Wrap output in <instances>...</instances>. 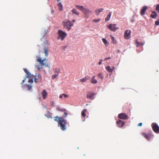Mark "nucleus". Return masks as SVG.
<instances>
[{
  "label": "nucleus",
  "mask_w": 159,
  "mask_h": 159,
  "mask_svg": "<svg viewBox=\"0 0 159 159\" xmlns=\"http://www.w3.org/2000/svg\"><path fill=\"white\" fill-rule=\"evenodd\" d=\"M152 126L154 131L157 134L159 133V127L158 125L156 123H153Z\"/></svg>",
  "instance_id": "5"
},
{
  "label": "nucleus",
  "mask_w": 159,
  "mask_h": 159,
  "mask_svg": "<svg viewBox=\"0 0 159 159\" xmlns=\"http://www.w3.org/2000/svg\"><path fill=\"white\" fill-rule=\"evenodd\" d=\"M142 135L148 140H150L152 136L151 134H147L145 133H143Z\"/></svg>",
  "instance_id": "17"
},
{
  "label": "nucleus",
  "mask_w": 159,
  "mask_h": 159,
  "mask_svg": "<svg viewBox=\"0 0 159 159\" xmlns=\"http://www.w3.org/2000/svg\"><path fill=\"white\" fill-rule=\"evenodd\" d=\"M62 25L64 28L67 30L68 31H69L74 24L73 23H72L70 21L67 20H64L62 21Z\"/></svg>",
  "instance_id": "3"
},
{
  "label": "nucleus",
  "mask_w": 159,
  "mask_h": 159,
  "mask_svg": "<svg viewBox=\"0 0 159 159\" xmlns=\"http://www.w3.org/2000/svg\"><path fill=\"white\" fill-rule=\"evenodd\" d=\"M102 41L106 46L108 45V43L107 40L105 39H102Z\"/></svg>",
  "instance_id": "28"
},
{
  "label": "nucleus",
  "mask_w": 159,
  "mask_h": 159,
  "mask_svg": "<svg viewBox=\"0 0 159 159\" xmlns=\"http://www.w3.org/2000/svg\"><path fill=\"white\" fill-rule=\"evenodd\" d=\"M148 7L146 6L143 7L142 9L140 11V13L141 15H143L144 14L145 12L147 9Z\"/></svg>",
  "instance_id": "16"
},
{
  "label": "nucleus",
  "mask_w": 159,
  "mask_h": 159,
  "mask_svg": "<svg viewBox=\"0 0 159 159\" xmlns=\"http://www.w3.org/2000/svg\"><path fill=\"white\" fill-rule=\"evenodd\" d=\"M111 39H112V41L114 42V43H115L116 42H115L116 41H115L116 40H115L113 36H111Z\"/></svg>",
  "instance_id": "37"
},
{
  "label": "nucleus",
  "mask_w": 159,
  "mask_h": 159,
  "mask_svg": "<svg viewBox=\"0 0 159 159\" xmlns=\"http://www.w3.org/2000/svg\"><path fill=\"white\" fill-rule=\"evenodd\" d=\"M142 125V123H140L139 124H138V126H141Z\"/></svg>",
  "instance_id": "41"
},
{
  "label": "nucleus",
  "mask_w": 159,
  "mask_h": 159,
  "mask_svg": "<svg viewBox=\"0 0 159 159\" xmlns=\"http://www.w3.org/2000/svg\"><path fill=\"white\" fill-rule=\"evenodd\" d=\"M118 117L120 119L125 120L128 118V116L124 113H121L119 114Z\"/></svg>",
  "instance_id": "9"
},
{
  "label": "nucleus",
  "mask_w": 159,
  "mask_h": 159,
  "mask_svg": "<svg viewBox=\"0 0 159 159\" xmlns=\"http://www.w3.org/2000/svg\"><path fill=\"white\" fill-rule=\"evenodd\" d=\"M95 76H93L90 80L91 82L93 84H95L97 83V80L95 79Z\"/></svg>",
  "instance_id": "18"
},
{
  "label": "nucleus",
  "mask_w": 159,
  "mask_h": 159,
  "mask_svg": "<svg viewBox=\"0 0 159 159\" xmlns=\"http://www.w3.org/2000/svg\"><path fill=\"white\" fill-rule=\"evenodd\" d=\"M131 33V31L130 30H127L125 31L124 37L125 39H128L130 38Z\"/></svg>",
  "instance_id": "8"
},
{
  "label": "nucleus",
  "mask_w": 159,
  "mask_h": 159,
  "mask_svg": "<svg viewBox=\"0 0 159 159\" xmlns=\"http://www.w3.org/2000/svg\"><path fill=\"white\" fill-rule=\"evenodd\" d=\"M67 111L64 112V116H63V117H66L67 116Z\"/></svg>",
  "instance_id": "34"
},
{
  "label": "nucleus",
  "mask_w": 159,
  "mask_h": 159,
  "mask_svg": "<svg viewBox=\"0 0 159 159\" xmlns=\"http://www.w3.org/2000/svg\"><path fill=\"white\" fill-rule=\"evenodd\" d=\"M110 57H108V58H105V60H107V59H110Z\"/></svg>",
  "instance_id": "42"
},
{
  "label": "nucleus",
  "mask_w": 159,
  "mask_h": 159,
  "mask_svg": "<svg viewBox=\"0 0 159 159\" xmlns=\"http://www.w3.org/2000/svg\"><path fill=\"white\" fill-rule=\"evenodd\" d=\"M24 70L25 73H26L27 75V77H29L30 75H31V74L29 72L26 68H25L24 69Z\"/></svg>",
  "instance_id": "24"
},
{
  "label": "nucleus",
  "mask_w": 159,
  "mask_h": 159,
  "mask_svg": "<svg viewBox=\"0 0 159 159\" xmlns=\"http://www.w3.org/2000/svg\"><path fill=\"white\" fill-rule=\"evenodd\" d=\"M155 25H159V20H157L155 22Z\"/></svg>",
  "instance_id": "32"
},
{
  "label": "nucleus",
  "mask_w": 159,
  "mask_h": 159,
  "mask_svg": "<svg viewBox=\"0 0 159 159\" xmlns=\"http://www.w3.org/2000/svg\"><path fill=\"white\" fill-rule=\"evenodd\" d=\"M62 95H63V97L64 98H66L68 97V96L66 94H62Z\"/></svg>",
  "instance_id": "35"
},
{
  "label": "nucleus",
  "mask_w": 159,
  "mask_h": 159,
  "mask_svg": "<svg viewBox=\"0 0 159 159\" xmlns=\"http://www.w3.org/2000/svg\"><path fill=\"white\" fill-rule=\"evenodd\" d=\"M90 78L89 76H87L84 78L80 80V82H86L87 80H89Z\"/></svg>",
  "instance_id": "13"
},
{
  "label": "nucleus",
  "mask_w": 159,
  "mask_h": 159,
  "mask_svg": "<svg viewBox=\"0 0 159 159\" xmlns=\"http://www.w3.org/2000/svg\"><path fill=\"white\" fill-rule=\"evenodd\" d=\"M136 43L137 44V47H138V46L139 45H144V44L143 43L138 42V40H136Z\"/></svg>",
  "instance_id": "29"
},
{
  "label": "nucleus",
  "mask_w": 159,
  "mask_h": 159,
  "mask_svg": "<svg viewBox=\"0 0 159 159\" xmlns=\"http://www.w3.org/2000/svg\"><path fill=\"white\" fill-rule=\"evenodd\" d=\"M99 13V10H96V13L97 15H98Z\"/></svg>",
  "instance_id": "36"
},
{
  "label": "nucleus",
  "mask_w": 159,
  "mask_h": 159,
  "mask_svg": "<svg viewBox=\"0 0 159 159\" xmlns=\"http://www.w3.org/2000/svg\"><path fill=\"white\" fill-rule=\"evenodd\" d=\"M112 13L111 12H110L108 15L107 16V17L105 19V21H109L110 18V17L111 16Z\"/></svg>",
  "instance_id": "21"
},
{
  "label": "nucleus",
  "mask_w": 159,
  "mask_h": 159,
  "mask_svg": "<svg viewBox=\"0 0 159 159\" xmlns=\"http://www.w3.org/2000/svg\"><path fill=\"white\" fill-rule=\"evenodd\" d=\"M101 63H102V61H100V65L101 64Z\"/></svg>",
  "instance_id": "46"
},
{
  "label": "nucleus",
  "mask_w": 159,
  "mask_h": 159,
  "mask_svg": "<svg viewBox=\"0 0 159 159\" xmlns=\"http://www.w3.org/2000/svg\"><path fill=\"white\" fill-rule=\"evenodd\" d=\"M103 10V9H100V12L102 11Z\"/></svg>",
  "instance_id": "44"
},
{
  "label": "nucleus",
  "mask_w": 159,
  "mask_h": 159,
  "mask_svg": "<svg viewBox=\"0 0 159 159\" xmlns=\"http://www.w3.org/2000/svg\"><path fill=\"white\" fill-rule=\"evenodd\" d=\"M107 27L111 30L115 32L118 29V27L116 26V25L115 24H110L108 25Z\"/></svg>",
  "instance_id": "6"
},
{
  "label": "nucleus",
  "mask_w": 159,
  "mask_h": 159,
  "mask_svg": "<svg viewBox=\"0 0 159 159\" xmlns=\"http://www.w3.org/2000/svg\"><path fill=\"white\" fill-rule=\"evenodd\" d=\"M106 69L109 72H112V70L110 68V66L106 67Z\"/></svg>",
  "instance_id": "27"
},
{
  "label": "nucleus",
  "mask_w": 159,
  "mask_h": 159,
  "mask_svg": "<svg viewBox=\"0 0 159 159\" xmlns=\"http://www.w3.org/2000/svg\"><path fill=\"white\" fill-rule=\"evenodd\" d=\"M99 21V19H98L97 20H93V21L94 22H98Z\"/></svg>",
  "instance_id": "39"
},
{
  "label": "nucleus",
  "mask_w": 159,
  "mask_h": 159,
  "mask_svg": "<svg viewBox=\"0 0 159 159\" xmlns=\"http://www.w3.org/2000/svg\"><path fill=\"white\" fill-rule=\"evenodd\" d=\"M157 16V13L155 11H153L152 12V13L151 15V17L154 19H155L156 18Z\"/></svg>",
  "instance_id": "20"
},
{
  "label": "nucleus",
  "mask_w": 159,
  "mask_h": 159,
  "mask_svg": "<svg viewBox=\"0 0 159 159\" xmlns=\"http://www.w3.org/2000/svg\"><path fill=\"white\" fill-rule=\"evenodd\" d=\"M36 57L37 58L36 61L38 62L39 63V64H37L36 66L39 70L42 69V66L45 67H49V66L50 64L48 63V59L46 58L43 59L41 55H37Z\"/></svg>",
  "instance_id": "1"
},
{
  "label": "nucleus",
  "mask_w": 159,
  "mask_h": 159,
  "mask_svg": "<svg viewBox=\"0 0 159 159\" xmlns=\"http://www.w3.org/2000/svg\"><path fill=\"white\" fill-rule=\"evenodd\" d=\"M156 10L158 12H159V4H157V5Z\"/></svg>",
  "instance_id": "33"
},
{
  "label": "nucleus",
  "mask_w": 159,
  "mask_h": 159,
  "mask_svg": "<svg viewBox=\"0 0 159 159\" xmlns=\"http://www.w3.org/2000/svg\"><path fill=\"white\" fill-rule=\"evenodd\" d=\"M33 80L32 78H30L29 79L28 82L30 83H33Z\"/></svg>",
  "instance_id": "31"
},
{
  "label": "nucleus",
  "mask_w": 159,
  "mask_h": 159,
  "mask_svg": "<svg viewBox=\"0 0 159 159\" xmlns=\"http://www.w3.org/2000/svg\"><path fill=\"white\" fill-rule=\"evenodd\" d=\"M117 126L119 127H122L125 125L124 122H122V121L120 120H119L116 122Z\"/></svg>",
  "instance_id": "12"
},
{
  "label": "nucleus",
  "mask_w": 159,
  "mask_h": 159,
  "mask_svg": "<svg viewBox=\"0 0 159 159\" xmlns=\"http://www.w3.org/2000/svg\"><path fill=\"white\" fill-rule=\"evenodd\" d=\"M101 78H102V79H103V78H102V77H101Z\"/></svg>",
  "instance_id": "49"
},
{
  "label": "nucleus",
  "mask_w": 159,
  "mask_h": 159,
  "mask_svg": "<svg viewBox=\"0 0 159 159\" xmlns=\"http://www.w3.org/2000/svg\"><path fill=\"white\" fill-rule=\"evenodd\" d=\"M95 95V94L92 92L90 93L87 94V98H88L91 100L94 98V97Z\"/></svg>",
  "instance_id": "11"
},
{
  "label": "nucleus",
  "mask_w": 159,
  "mask_h": 159,
  "mask_svg": "<svg viewBox=\"0 0 159 159\" xmlns=\"http://www.w3.org/2000/svg\"><path fill=\"white\" fill-rule=\"evenodd\" d=\"M72 12L73 13L75 14L76 15H78L79 14V13L75 9H73L72 11Z\"/></svg>",
  "instance_id": "26"
},
{
  "label": "nucleus",
  "mask_w": 159,
  "mask_h": 159,
  "mask_svg": "<svg viewBox=\"0 0 159 159\" xmlns=\"http://www.w3.org/2000/svg\"><path fill=\"white\" fill-rule=\"evenodd\" d=\"M42 81V78L41 75L40 74H38L35 75V79L34 82L37 83L38 82H41Z\"/></svg>",
  "instance_id": "7"
},
{
  "label": "nucleus",
  "mask_w": 159,
  "mask_h": 159,
  "mask_svg": "<svg viewBox=\"0 0 159 159\" xmlns=\"http://www.w3.org/2000/svg\"><path fill=\"white\" fill-rule=\"evenodd\" d=\"M58 37L57 38L58 39H60L61 41H63L67 36L66 33L61 30H58L57 32Z\"/></svg>",
  "instance_id": "4"
},
{
  "label": "nucleus",
  "mask_w": 159,
  "mask_h": 159,
  "mask_svg": "<svg viewBox=\"0 0 159 159\" xmlns=\"http://www.w3.org/2000/svg\"><path fill=\"white\" fill-rule=\"evenodd\" d=\"M43 99H45L46 98L48 93L47 91L45 90H43L41 93Z\"/></svg>",
  "instance_id": "14"
},
{
  "label": "nucleus",
  "mask_w": 159,
  "mask_h": 159,
  "mask_svg": "<svg viewBox=\"0 0 159 159\" xmlns=\"http://www.w3.org/2000/svg\"><path fill=\"white\" fill-rule=\"evenodd\" d=\"M63 95H62V94H60L59 96V98H63Z\"/></svg>",
  "instance_id": "40"
},
{
  "label": "nucleus",
  "mask_w": 159,
  "mask_h": 159,
  "mask_svg": "<svg viewBox=\"0 0 159 159\" xmlns=\"http://www.w3.org/2000/svg\"><path fill=\"white\" fill-rule=\"evenodd\" d=\"M58 7L59 10L60 11H61L62 10V5L61 2H59L58 4Z\"/></svg>",
  "instance_id": "25"
},
{
  "label": "nucleus",
  "mask_w": 159,
  "mask_h": 159,
  "mask_svg": "<svg viewBox=\"0 0 159 159\" xmlns=\"http://www.w3.org/2000/svg\"><path fill=\"white\" fill-rule=\"evenodd\" d=\"M52 13L53 12H54V10H52L51 11Z\"/></svg>",
  "instance_id": "45"
},
{
  "label": "nucleus",
  "mask_w": 159,
  "mask_h": 159,
  "mask_svg": "<svg viewBox=\"0 0 159 159\" xmlns=\"http://www.w3.org/2000/svg\"><path fill=\"white\" fill-rule=\"evenodd\" d=\"M27 87H28V90H31L32 88V86L30 84L27 85Z\"/></svg>",
  "instance_id": "30"
},
{
  "label": "nucleus",
  "mask_w": 159,
  "mask_h": 159,
  "mask_svg": "<svg viewBox=\"0 0 159 159\" xmlns=\"http://www.w3.org/2000/svg\"><path fill=\"white\" fill-rule=\"evenodd\" d=\"M26 79V78H25L23 80L22 82L21 83V84H24V83L25 82V81Z\"/></svg>",
  "instance_id": "38"
},
{
  "label": "nucleus",
  "mask_w": 159,
  "mask_h": 159,
  "mask_svg": "<svg viewBox=\"0 0 159 159\" xmlns=\"http://www.w3.org/2000/svg\"><path fill=\"white\" fill-rule=\"evenodd\" d=\"M48 48L47 47H45L44 48V52H42L43 53H45V56L46 57H47L48 55Z\"/></svg>",
  "instance_id": "15"
},
{
  "label": "nucleus",
  "mask_w": 159,
  "mask_h": 159,
  "mask_svg": "<svg viewBox=\"0 0 159 159\" xmlns=\"http://www.w3.org/2000/svg\"><path fill=\"white\" fill-rule=\"evenodd\" d=\"M76 7L77 8L83 12H85L88 11H89L88 10L84 8L83 6L76 5Z\"/></svg>",
  "instance_id": "10"
},
{
  "label": "nucleus",
  "mask_w": 159,
  "mask_h": 159,
  "mask_svg": "<svg viewBox=\"0 0 159 159\" xmlns=\"http://www.w3.org/2000/svg\"><path fill=\"white\" fill-rule=\"evenodd\" d=\"M98 76H99V74H98Z\"/></svg>",
  "instance_id": "48"
},
{
  "label": "nucleus",
  "mask_w": 159,
  "mask_h": 159,
  "mask_svg": "<svg viewBox=\"0 0 159 159\" xmlns=\"http://www.w3.org/2000/svg\"><path fill=\"white\" fill-rule=\"evenodd\" d=\"M87 110L86 109H84L83 110L81 113V116L82 117H84L86 116V112L87 111Z\"/></svg>",
  "instance_id": "19"
},
{
  "label": "nucleus",
  "mask_w": 159,
  "mask_h": 159,
  "mask_svg": "<svg viewBox=\"0 0 159 159\" xmlns=\"http://www.w3.org/2000/svg\"><path fill=\"white\" fill-rule=\"evenodd\" d=\"M54 120L58 122V126H60V128L62 130L65 131L66 129V125L67 121L63 117H59L57 116L54 118Z\"/></svg>",
  "instance_id": "2"
},
{
  "label": "nucleus",
  "mask_w": 159,
  "mask_h": 159,
  "mask_svg": "<svg viewBox=\"0 0 159 159\" xmlns=\"http://www.w3.org/2000/svg\"><path fill=\"white\" fill-rule=\"evenodd\" d=\"M57 0V1H58V2L60 1V0Z\"/></svg>",
  "instance_id": "47"
},
{
  "label": "nucleus",
  "mask_w": 159,
  "mask_h": 159,
  "mask_svg": "<svg viewBox=\"0 0 159 159\" xmlns=\"http://www.w3.org/2000/svg\"><path fill=\"white\" fill-rule=\"evenodd\" d=\"M57 110L58 111L64 112V111H67L66 109L64 108H61L60 107H57Z\"/></svg>",
  "instance_id": "23"
},
{
  "label": "nucleus",
  "mask_w": 159,
  "mask_h": 159,
  "mask_svg": "<svg viewBox=\"0 0 159 159\" xmlns=\"http://www.w3.org/2000/svg\"><path fill=\"white\" fill-rule=\"evenodd\" d=\"M55 70H57V74H55V75H53L52 76V78L53 79H55V78H56L57 76L58 73H59V72H60V70L59 69L57 70V69H56Z\"/></svg>",
  "instance_id": "22"
},
{
  "label": "nucleus",
  "mask_w": 159,
  "mask_h": 159,
  "mask_svg": "<svg viewBox=\"0 0 159 159\" xmlns=\"http://www.w3.org/2000/svg\"><path fill=\"white\" fill-rule=\"evenodd\" d=\"M75 21V20H72V22H73V23H74V22Z\"/></svg>",
  "instance_id": "43"
}]
</instances>
